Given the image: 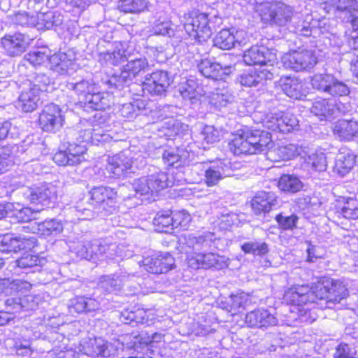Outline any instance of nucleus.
I'll return each mask as SVG.
<instances>
[{
  "label": "nucleus",
  "mask_w": 358,
  "mask_h": 358,
  "mask_svg": "<svg viewBox=\"0 0 358 358\" xmlns=\"http://www.w3.org/2000/svg\"><path fill=\"white\" fill-rule=\"evenodd\" d=\"M348 290L343 282L331 278L312 287L300 285L288 290L285 294L287 301L293 305L302 306L317 303L322 308H334L346 299Z\"/></svg>",
  "instance_id": "1"
},
{
  "label": "nucleus",
  "mask_w": 358,
  "mask_h": 358,
  "mask_svg": "<svg viewBox=\"0 0 358 358\" xmlns=\"http://www.w3.org/2000/svg\"><path fill=\"white\" fill-rule=\"evenodd\" d=\"M273 145L269 132L255 129L241 131V133L234 134L229 143V148L235 155H253L264 152L272 148Z\"/></svg>",
  "instance_id": "2"
},
{
  "label": "nucleus",
  "mask_w": 358,
  "mask_h": 358,
  "mask_svg": "<svg viewBox=\"0 0 358 358\" xmlns=\"http://www.w3.org/2000/svg\"><path fill=\"white\" fill-rule=\"evenodd\" d=\"M220 22L218 11L210 8L205 13L191 14L184 24V29L189 36L201 43L210 37L213 29Z\"/></svg>",
  "instance_id": "3"
},
{
  "label": "nucleus",
  "mask_w": 358,
  "mask_h": 358,
  "mask_svg": "<svg viewBox=\"0 0 358 358\" xmlns=\"http://www.w3.org/2000/svg\"><path fill=\"white\" fill-rule=\"evenodd\" d=\"M173 184L169 174L158 168L150 170L147 176L136 179L131 184L136 195L150 196L154 192L164 189Z\"/></svg>",
  "instance_id": "4"
},
{
  "label": "nucleus",
  "mask_w": 358,
  "mask_h": 358,
  "mask_svg": "<svg viewBox=\"0 0 358 358\" xmlns=\"http://www.w3.org/2000/svg\"><path fill=\"white\" fill-rule=\"evenodd\" d=\"M261 21L271 26L284 27L290 22L294 8L282 1L261 4L257 9Z\"/></svg>",
  "instance_id": "5"
},
{
  "label": "nucleus",
  "mask_w": 358,
  "mask_h": 358,
  "mask_svg": "<svg viewBox=\"0 0 358 358\" xmlns=\"http://www.w3.org/2000/svg\"><path fill=\"white\" fill-rule=\"evenodd\" d=\"M310 85L319 93L334 98L346 96L350 92L345 83L329 73L315 74L310 78Z\"/></svg>",
  "instance_id": "6"
},
{
  "label": "nucleus",
  "mask_w": 358,
  "mask_h": 358,
  "mask_svg": "<svg viewBox=\"0 0 358 358\" xmlns=\"http://www.w3.org/2000/svg\"><path fill=\"white\" fill-rule=\"evenodd\" d=\"M64 150L57 151L53 156V161L59 166H76L85 160L84 155L87 148L85 144L69 141L62 138Z\"/></svg>",
  "instance_id": "7"
},
{
  "label": "nucleus",
  "mask_w": 358,
  "mask_h": 358,
  "mask_svg": "<svg viewBox=\"0 0 358 358\" xmlns=\"http://www.w3.org/2000/svg\"><path fill=\"white\" fill-rule=\"evenodd\" d=\"M91 206H95L97 213L104 217L115 211V199L117 192L109 187L99 186L94 187L90 192Z\"/></svg>",
  "instance_id": "8"
},
{
  "label": "nucleus",
  "mask_w": 358,
  "mask_h": 358,
  "mask_svg": "<svg viewBox=\"0 0 358 358\" xmlns=\"http://www.w3.org/2000/svg\"><path fill=\"white\" fill-rule=\"evenodd\" d=\"M281 61L285 69L296 72L309 71L317 62L313 52L306 50L286 53L282 56Z\"/></svg>",
  "instance_id": "9"
},
{
  "label": "nucleus",
  "mask_w": 358,
  "mask_h": 358,
  "mask_svg": "<svg viewBox=\"0 0 358 358\" xmlns=\"http://www.w3.org/2000/svg\"><path fill=\"white\" fill-rule=\"evenodd\" d=\"M243 59L246 65L264 66V68L272 69L273 71V64L277 60L276 50L264 45H253L244 52Z\"/></svg>",
  "instance_id": "10"
},
{
  "label": "nucleus",
  "mask_w": 358,
  "mask_h": 358,
  "mask_svg": "<svg viewBox=\"0 0 358 358\" xmlns=\"http://www.w3.org/2000/svg\"><path fill=\"white\" fill-rule=\"evenodd\" d=\"M24 197L34 204L50 207L57 199L56 187L51 183L43 184L39 187H26L22 192Z\"/></svg>",
  "instance_id": "11"
},
{
  "label": "nucleus",
  "mask_w": 358,
  "mask_h": 358,
  "mask_svg": "<svg viewBox=\"0 0 358 358\" xmlns=\"http://www.w3.org/2000/svg\"><path fill=\"white\" fill-rule=\"evenodd\" d=\"M204 181L208 187L216 185L221 180L232 175L231 164L227 159H217L203 164Z\"/></svg>",
  "instance_id": "12"
},
{
  "label": "nucleus",
  "mask_w": 358,
  "mask_h": 358,
  "mask_svg": "<svg viewBox=\"0 0 358 358\" xmlns=\"http://www.w3.org/2000/svg\"><path fill=\"white\" fill-rule=\"evenodd\" d=\"M173 81V78L169 72L157 70L145 76L143 89L154 96H165Z\"/></svg>",
  "instance_id": "13"
},
{
  "label": "nucleus",
  "mask_w": 358,
  "mask_h": 358,
  "mask_svg": "<svg viewBox=\"0 0 358 358\" xmlns=\"http://www.w3.org/2000/svg\"><path fill=\"white\" fill-rule=\"evenodd\" d=\"M64 120L59 107L50 103L44 106L39 115L38 124L43 131L55 133L63 126Z\"/></svg>",
  "instance_id": "14"
},
{
  "label": "nucleus",
  "mask_w": 358,
  "mask_h": 358,
  "mask_svg": "<svg viewBox=\"0 0 358 358\" xmlns=\"http://www.w3.org/2000/svg\"><path fill=\"white\" fill-rule=\"evenodd\" d=\"M278 206V196L274 192L271 191L257 192L251 201L253 213L264 222L269 220L268 213Z\"/></svg>",
  "instance_id": "15"
},
{
  "label": "nucleus",
  "mask_w": 358,
  "mask_h": 358,
  "mask_svg": "<svg viewBox=\"0 0 358 358\" xmlns=\"http://www.w3.org/2000/svg\"><path fill=\"white\" fill-rule=\"evenodd\" d=\"M199 71L206 78L213 80H223L235 71V64H227L222 59L215 62L209 59H201L198 64Z\"/></svg>",
  "instance_id": "16"
},
{
  "label": "nucleus",
  "mask_w": 358,
  "mask_h": 358,
  "mask_svg": "<svg viewBox=\"0 0 358 358\" xmlns=\"http://www.w3.org/2000/svg\"><path fill=\"white\" fill-rule=\"evenodd\" d=\"M36 245L37 239L35 236L7 234L0 239V251L16 253L22 250H31Z\"/></svg>",
  "instance_id": "17"
},
{
  "label": "nucleus",
  "mask_w": 358,
  "mask_h": 358,
  "mask_svg": "<svg viewBox=\"0 0 358 358\" xmlns=\"http://www.w3.org/2000/svg\"><path fill=\"white\" fill-rule=\"evenodd\" d=\"M187 264L193 270L208 269L215 267L221 269L226 266L224 257L215 253H194L187 256Z\"/></svg>",
  "instance_id": "18"
},
{
  "label": "nucleus",
  "mask_w": 358,
  "mask_h": 358,
  "mask_svg": "<svg viewBox=\"0 0 358 358\" xmlns=\"http://www.w3.org/2000/svg\"><path fill=\"white\" fill-rule=\"evenodd\" d=\"M336 8V16L344 22H350L354 31H358V0H331Z\"/></svg>",
  "instance_id": "19"
},
{
  "label": "nucleus",
  "mask_w": 358,
  "mask_h": 358,
  "mask_svg": "<svg viewBox=\"0 0 358 358\" xmlns=\"http://www.w3.org/2000/svg\"><path fill=\"white\" fill-rule=\"evenodd\" d=\"M145 269L151 273H166L175 267V259L169 252H159L143 259Z\"/></svg>",
  "instance_id": "20"
},
{
  "label": "nucleus",
  "mask_w": 358,
  "mask_h": 358,
  "mask_svg": "<svg viewBox=\"0 0 358 358\" xmlns=\"http://www.w3.org/2000/svg\"><path fill=\"white\" fill-rule=\"evenodd\" d=\"M215 238L214 234L210 232L204 233L198 236L189 234L179 240L178 248L180 252L187 254V256L199 253V250L210 247Z\"/></svg>",
  "instance_id": "21"
},
{
  "label": "nucleus",
  "mask_w": 358,
  "mask_h": 358,
  "mask_svg": "<svg viewBox=\"0 0 358 358\" xmlns=\"http://www.w3.org/2000/svg\"><path fill=\"white\" fill-rule=\"evenodd\" d=\"M134 275V273L127 271L103 275L99 278L96 289L104 294H116L122 289L123 283Z\"/></svg>",
  "instance_id": "22"
},
{
  "label": "nucleus",
  "mask_w": 358,
  "mask_h": 358,
  "mask_svg": "<svg viewBox=\"0 0 358 358\" xmlns=\"http://www.w3.org/2000/svg\"><path fill=\"white\" fill-rule=\"evenodd\" d=\"M29 38L20 32L6 34L1 39L2 48L7 55L17 57L24 52L28 48Z\"/></svg>",
  "instance_id": "23"
},
{
  "label": "nucleus",
  "mask_w": 358,
  "mask_h": 358,
  "mask_svg": "<svg viewBox=\"0 0 358 358\" xmlns=\"http://www.w3.org/2000/svg\"><path fill=\"white\" fill-rule=\"evenodd\" d=\"M120 320L122 322L132 326L139 324L150 326L154 323L155 317L149 310L131 307L121 312Z\"/></svg>",
  "instance_id": "24"
},
{
  "label": "nucleus",
  "mask_w": 358,
  "mask_h": 358,
  "mask_svg": "<svg viewBox=\"0 0 358 358\" xmlns=\"http://www.w3.org/2000/svg\"><path fill=\"white\" fill-rule=\"evenodd\" d=\"M274 78L272 69L260 68L243 73L238 78V81L242 86L247 87L263 85L267 80Z\"/></svg>",
  "instance_id": "25"
},
{
  "label": "nucleus",
  "mask_w": 358,
  "mask_h": 358,
  "mask_svg": "<svg viewBox=\"0 0 358 358\" xmlns=\"http://www.w3.org/2000/svg\"><path fill=\"white\" fill-rule=\"evenodd\" d=\"M245 322L249 327L268 328L277 325L278 320L268 310L259 308L248 313Z\"/></svg>",
  "instance_id": "26"
},
{
  "label": "nucleus",
  "mask_w": 358,
  "mask_h": 358,
  "mask_svg": "<svg viewBox=\"0 0 358 358\" xmlns=\"http://www.w3.org/2000/svg\"><path fill=\"white\" fill-rule=\"evenodd\" d=\"M356 155L349 148L343 147L339 149L335 158L333 171L341 177L350 172L355 164Z\"/></svg>",
  "instance_id": "27"
},
{
  "label": "nucleus",
  "mask_w": 358,
  "mask_h": 358,
  "mask_svg": "<svg viewBox=\"0 0 358 358\" xmlns=\"http://www.w3.org/2000/svg\"><path fill=\"white\" fill-rule=\"evenodd\" d=\"M133 161L124 152H120L108 157L106 170L111 177L120 178L124 176L132 168Z\"/></svg>",
  "instance_id": "28"
},
{
  "label": "nucleus",
  "mask_w": 358,
  "mask_h": 358,
  "mask_svg": "<svg viewBox=\"0 0 358 358\" xmlns=\"http://www.w3.org/2000/svg\"><path fill=\"white\" fill-rule=\"evenodd\" d=\"M320 22L314 19L312 15H307L290 25L289 29L296 34L303 36H315L320 33Z\"/></svg>",
  "instance_id": "29"
},
{
  "label": "nucleus",
  "mask_w": 358,
  "mask_h": 358,
  "mask_svg": "<svg viewBox=\"0 0 358 358\" xmlns=\"http://www.w3.org/2000/svg\"><path fill=\"white\" fill-rule=\"evenodd\" d=\"M85 108L93 110H105L110 108L113 104V96L107 92L94 93L86 95L85 98L80 100Z\"/></svg>",
  "instance_id": "30"
},
{
  "label": "nucleus",
  "mask_w": 358,
  "mask_h": 358,
  "mask_svg": "<svg viewBox=\"0 0 358 358\" xmlns=\"http://www.w3.org/2000/svg\"><path fill=\"white\" fill-rule=\"evenodd\" d=\"M75 66L74 59L65 52H57L50 57V69L60 75L71 74Z\"/></svg>",
  "instance_id": "31"
},
{
  "label": "nucleus",
  "mask_w": 358,
  "mask_h": 358,
  "mask_svg": "<svg viewBox=\"0 0 358 358\" xmlns=\"http://www.w3.org/2000/svg\"><path fill=\"white\" fill-rule=\"evenodd\" d=\"M85 353L92 357L109 358L117 353V348L111 343L95 338L90 341Z\"/></svg>",
  "instance_id": "32"
},
{
  "label": "nucleus",
  "mask_w": 358,
  "mask_h": 358,
  "mask_svg": "<svg viewBox=\"0 0 358 358\" xmlns=\"http://www.w3.org/2000/svg\"><path fill=\"white\" fill-rule=\"evenodd\" d=\"M68 307L69 312L72 313L92 312L100 308V301L98 299L92 296H76L69 301Z\"/></svg>",
  "instance_id": "33"
},
{
  "label": "nucleus",
  "mask_w": 358,
  "mask_h": 358,
  "mask_svg": "<svg viewBox=\"0 0 358 358\" xmlns=\"http://www.w3.org/2000/svg\"><path fill=\"white\" fill-rule=\"evenodd\" d=\"M132 52L127 55V64L123 67L134 78L141 73H145L150 67L147 59L141 56L133 48Z\"/></svg>",
  "instance_id": "34"
},
{
  "label": "nucleus",
  "mask_w": 358,
  "mask_h": 358,
  "mask_svg": "<svg viewBox=\"0 0 358 358\" xmlns=\"http://www.w3.org/2000/svg\"><path fill=\"white\" fill-rule=\"evenodd\" d=\"M41 94L34 87L23 90L18 98V108L25 113L33 112L41 103Z\"/></svg>",
  "instance_id": "35"
},
{
  "label": "nucleus",
  "mask_w": 358,
  "mask_h": 358,
  "mask_svg": "<svg viewBox=\"0 0 358 358\" xmlns=\"http://www.w3.org/2000/svg\"><path fill=\"white\" fill-rule=\"evenodd\" d=\"M334 134L341 140L350 141L358 134V121L341 119L336 122Z\"/></svg>",
  "instance_id": "36"
},
{
  "label": "nucleus",
  "mask_w": 358,
  "mask_h": 358,
  "mask_svg": "<svg viewBox=\"0 0 358 358\" xmlns=\"http://www.w3.org/2000/svg\"><path fill=\"white\" fill-rule=\"evenodd\" d=\"M238 34V31L234 33V30L223 29L213 38V45L222 50H231L240 43Z\"/></svg>",
  "instance_id": "37"
},
{
  "label": "nucleus",
  "mask_w": 358,
  "mask_h": 358,
  "mask_svg": "<svg viewBox=\"0 0 358 358\" xmlns=\"http://www.w3.org/2000/svg\"><path fill=\"white\" fill-rule=\"evenodd\" d=\"M46 262L45 258L40 257L38 255L31 252H24L16 260L18 268L24 270L25 272H35L39 271Z\"/></svg>",
  "instance_id": "38"
},
{
  "label": "nucleus",
  "mask_w": 358,
  "mask_h": 358,
  "mask_svg": "<svg viewBox=\"0 0 358 358\" xmlns=\"http://www.w3.org/2000/svg\"><path fill=\"white\" fill-rule=\"evenodd\" d=\"M6 309L12 310L13 313L22 311L34 310L36 308L33 296L26 295L24 297H11L5 301Z\"/></svg>",
  "instance_id": "39"
},
{
  "label": "nucleus",
  "mask_w": 358,
  "mask_h": 358,
  "mask_svg": "<svg viewBox=\"0 0 358 358\" xmlns=\"http://www.w3.org/2000/svg\"><path fill=\"white\" fill-rule=\"evenodd\" d=\"M37 27L38 29H56L57 27H61L64 28V17L57 11H50L45 13H41L38 16Z\"/></svg>",
  "instance_id": "40"
},
{
  "label": "nucleus",
  "mask_w": 358,
  "mask_h": 358,
  "mask_svg": "<svg viewBox=\"0 0 358 358\" xmlns=\"http://www.w3.org/2000/svg\"><path fill=\"white\" fill-rule=\"evenodd\" d=\"M278 84L284 93L290 98L299 99L303 94V85L295 77L282 76Z\"/></svg>",
  "instance_id": "41"
},
{
  "label": "nucleus",
  "mask_w": 358,
  "mask_h": 358,
  "mask_svg": "<svg viewBox=\"0 0 358 358\" xmlns=\"http://www.w3.org/2000/svg\"><path fill=\"white\" fill-rule=\"evenodd\" d=\"M187 155L188 152L185 150L170 149L164 151L162 159L166 165L178 169L189 163Z\"/></svg>",
  "instance_id": "42"
},
{
  "label": "nucleus",
  "mask_w": 358,
  "mask_h": 358,
  "mask_svg": "<svg viewBox=\"0 0 358 358\" xmlns=\"http://www.w3.org/2000/svg\"><path fill=\"white\" fill-rule=\"evenodd\" d=\"M182 99L190 104L197 103L202 96L201 88L194 79H188L180 89Z\"/></svg>",
  "instance_id": "43"
},
{
  "label": "nucleus",
  "mask_w": 358,
  "mask_h": 358,
  "mask_svg": "<svg viewBox=\"0 0 358 358\" xmlns=\"http://www.w3.org/2000/svg\"><path fill=\"white\" fill-rule=\"evenodd\" d=\"M65 139L69 141L78 142L80 144H91L92 128L83 129L80 126L69 127L65 129Z\"/></svg>",
  "instance_id": "44"
},
{
  "label": "nucleus",
  "mask_w": 358,
  "mask_h": 358,
  "mask_svg": "<svg viewBox=\"0 0 358 358\" xmlns=\"http://www.w3.org/2000/svg\"><path fill=\"white\" fill-rule=\"evenodd\" d=\"M133 47L127 43H120L113 52H106L103 54V59L112 65H117L127 62V55L132 52Z\"/></svg>",
  "instance_id": "45"
},
{
  "label": "nucleus",
  "mask_w": 358,
  "mask_h": 358,
  "mask_svg": "<svg viewBox=\"0 0 358 358\" xmlns=\"http://www.w3.org/2000/svg\"><path fill=\"white\" fill-rule=\"evenodd\" d=\"M335 110V103L331 100L327 99L315 100L310 108V112L321 120L331 117Z\"/></svg>",
  "instance_id": "46"
},
{
  "label": "nucleus",
  "mask_w": 358,
  "mask_h": 358,
  "mask_svg": "<svg viewBox=\"0 0 358 358\" xmlns=\"http://www.w3.org/2000/svg\"><path fill=\"white\" fill-rule=\"evenodd\" d=\"M121 116L129 120L134 119L138 115H146V104L143 100L137 99L134 102L124 103L119 109Z\"/></svg>",
  "instance_id": "47"
},
{
  "label": "nucleus",
  "mask_w": 358,
  "mask_h": 358,
  "mask_svg": "<svg viewBox=\"0 0 358 358\" xmlns=\"http://www.w3.org/2000/svg\"><path fill=\"white\" fill-rule=\"evenodd\" d=\"M279 189L285 192L294 194L303 189V185L299 178L295 175L284 174L280 176L278 183Z\"/></svg>",
  "instance_id": "48"
},
{
  "label": "nucleus",
  "mask_w": 358,
  "mask_h": 358,
  "mask_svg": "<svg viewBox=\"0 0 358 358\" xmlns=\"http://www.w3.org/2000/svg\"><path fill=\"white\" fill-rule=\"evenodd\" d=\"M51 51L46 47L36 48L25 55V59L34 66H40L49 62L50 63Z\"/></svg>",
  "instance_id": "49"
},
{
  "label": "nucleus",
  "mask_w": 358,
  "mask_h": 358,
  "mask_svg": "<svg viewBox=\"0 0 358 358\" xmlns=\"http://www.w3.org/2000/svg\"><path fill=\"white\" fill-rule=\"evenodd\" d=\"M334 214L338 218L358 219V201L352 198L346 199L342 206L336 207Z\"/></svg>",
  "instance_id": "50"
},
{
  "label": "nucleus",
  "mask_w": 358,
  "mask_h": 358,
  "mask_svg": "<svg viewBox=\"0 0 358 358\" xmlns=\"http://www.w3.org/2000/svg\"><path fill=\"white\" fill-rule=\"evenodd\" d=\"M241 250L245 254L263 257L269 252L268 245L260 239H254L244 242L241 245Z\"/></svg>",
  "instance_id": "51"
},
{
  "label": "nucleus",
  "mask_w": 358,
  "mask_h": 358,
  "mask_svg": "<svg viewBox=\"0 0 358 358\" xmlns=\"http://www.w3.org/2000/svg\"><path fill=\"white\" fill-rule=\"evenodd\" d=\"M134 78L123 67L120 73L113 75L108 78L106 83L108 85L110 89L115 88L122 90L125 87H128L133 82Z\"/></svg>",
  "instance_id": "52"
},
{
  "label": "nucleus",
  "mask_w": 358,
  "mask_h": 358,
  "mask_svg": "<svg viewBox=\"0 0 358 358\" xmlns=\"http://www.w3.org/2000/svg\"><path fill=\"white\" fill-rule=\"evenodd\" d=\"M13 204L7 203L6 204H0V220L8 216L9 214L15 215L16 217L22 222H27L33 219V213L29 208H24L16 213L13 212Z\"/></svg>",
  "instance_id": "53"
},
{
  "label": "nucleus",
  "mask_w": 358,
  "mask_h": 358,
  "mask_svg": "<svg viewBox=\"0 0 358 358\" xmlns=\"http://www.w3.org/2000/svg\"><path fill=\"white\" fill-rule=\"evenodd\" d=\"M251 303V298L247 293L241 292L231 294L228 304L230 306L229 311L233 314L240 312V309H245Z\"/></svg>",
  "instance_id": "54"
},
{
  "label": "nucleus",
  "mask_w": 358,
  "mask_h": 358,
  "mask_svg": "<svg viewBox=\"0 0 358 358\" xmlns=\"http://www.w3.org/2000/svg\"><path fill=\"white\" fill-rule=\"evenodd\" d=\"M93 250V258H101L105 257L106 258H111L113 256L112 252H114L116 248L115 244H108L105 241L96 239L92 241Z\"/></svg>",
  "instance_id": "55"
},
{
  "label": "nucleus",
  "mask_w": 358,
  "mask_h": 358,
  "mask_svg": "<svg viewBox=\"0 0 358 358\" xmlns=\"http://www.w3.org/2000/svg\"><path fill=\"white\" fill-rule=\"evenodd\" d=\"M278 131L284 134L292 132L298 129L299 120L292 114L280 112Z\"/></svg>",
  "instance_id": "56"
},
{
  "label": "nucleus",
  "mask_w": 358,
  "mask_h": 358,
  "mask_svg": "<svg viewBox=\"0 0 358 358\" xmlns=\"http://www.w3.org/2000/svg\"><path fill=\"white\" fill-rule=\"evenodd\" d=\"M30 87L38 90V92L47 91L48 87L52 83V79L43 72L34 73L29 79Z\"/></svg>",
  "instance_id": "57"
},
{
  "label": "nucleus",
  "mask_w": 358,
  "mask_h": 358,
  "mask_svg": "<svg viewBox=\"0 0 358 358\" xmlns=\"http://www.w3.org/2000/svg\"><path fill=\"white\" fill-rule=\"evenodd\" d=\"M38 231L45 236L57 235L63 231V225L57 219L45 220L38 224Z\"/></svg>",
  "instance_id": "58"
},
{
  "label": "nucleus",
  "mask_w": 358,
  "mask_h": 358,
  "mask_svg": "<svg viewBox=\"0 0 358 358\" xmlns=\"http://www.w3.org/2000/svg\"><path fill=\"white\" fill-rule=\"evenodd\" d=\"M66 86L68 89L76 92L80 101L94 90V85L90 80L84 79L76 83H68Z\"/></svg>",
  "instance_id": "59"
},
{
  "label": "nucleus",
  "mask_w": 358,
  "mask_h": 358,
  "mask_svg": "<svg viewBox=\"0 0 358 358\" xmlns=\"http://www.w3.org/2000/svg\"><path fill=\"white\" fill-rule=\"evenodd\" d=\"M118 7L122 12L136 13L143 11L147 3L144 0H120Z\"/></svg>",
  "instance_id": "60"
},
{
  "label": "nucleus",
  "mask_w": 358,
  "mask_h": 358,
  "mask_svg": "<svg viewBox=\"0 0 358 358\" xmlns=\"http://www.w3.org/2000/svg\"><path fill=\"white\" fill-rule=\"evenodd\" d=\"M279 227L282 230H293L296 227L299 217L295 214L286 215L283 213L278 214L275 217Z\"/></svg>",
  "instance_id": "61"
},
{
  "label": "nucleus",
  "mask_w": 358,
  "mask_h": 358,
  "mask_svg": "<svg viewBox=\"0 0 358 358\" xmlns=\"http://www.w3.org/2000/svg\"><path fill=\"white\" fill-rule=\"evenodd\" d=\"M153 224L162 231H166V229L169 227L173 229V212L163 211L157 213L153 220Z\"/></svg>",
  "instance_id": "62"
},
{
  "label": "nucleus",
  "mask_w": 358,
  "mask_h": 358,
  "mask_svg": "<svg viewBox=\"0 0 358 358\" xmlns=\"http://www.w3.org/2000/svg\"><path fill=\"white\" fill-rule=\"evenodd\" d=\"M18 136V129L10 121L0 122V142L7 138H17Z\"/></svg>",
  "instance_id": "63"
},
{
  "label": "nucleus",
  "mask_w": 358,
  "mask_h": 358,
  "mask_svg": "<svg viewBox=\"0 0 358 358\" xmlns=\"http://www.w3.org/2000/svg\"><path fill=\"white\" fill-rule=\"evenodd\" d=\"M301 150V148L295 144H288L279 147L276 152L282 160H290L299 155Z\"/></svg>",
  "instance_id": "64"
}]
</instances>
